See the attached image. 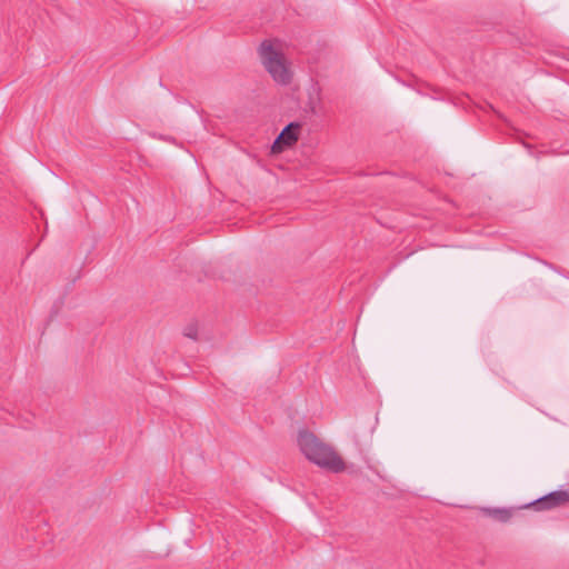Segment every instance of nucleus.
I'll list each match as a JSON object with an SVG mask.
<instances>
[{
	"mask_svg": "<svg viewBox=\"0 0 569 569\" xmlns=\"http://www.w3.org/2000/svg\"><path fill=\"white\" fill-rule=\"evenodd\" d=\"M297 441L303 456L317 466L336 473L342 472L346 469L342 458L315 433L308 430H300Z\"/></svg>",
	"mask_w": 569,
	"mask_h": 569,
	"instance_id": "f257e3e1",
	"label": "nucleus"
},
{
	"mask_svg": "<svg viewBox=\"0 0 569 569\" xmlns=\"http://www.w3.org/2000/svg\"><path fill=\"white\" fill-rule=\"evenodd\" d=\"M299 130L300 124L298 122L287 124L273 141L271 147L272 153H280L286 148L293 146L298 140Z\"/></svg>",
	"mask_w": 569,
	"mask_h": 569,
	"instance_id": "7ed1b4c3",
	"label": "nucleus"
},
{
	"mask_svg": "<svg viewBox=\"0 0 569 569\" xmlns=\"http://www.w3.org/2000/svg\"><path fill=\"white\" fill-rule=\"evenodd\" d=\"M183 335L184 337L187 338H190L192 340H197L198 339V326L197 323H189L188 326H186L184 330H183Z\"/></svg>",
	"mask_w": 569,
	"mask_h": 569,
	"instance_id": "423d86ee",
	"label": "nucleus"
},
{
	"mask_svg": "<svg viewBox=\"0 0 569 569\" xmlns=\"http://www.w3.org/2000/svg\"><path fill=\"white\" fill-rule=\"evenodd\" d=\"M485 513L500 522H508L512 516V511L506 508H487Z\"/></svg>",
	"mask_w": 569,
	"mask_h": 569,
	"instance_id": "39448f33",
	"label": "nucleus"
},
{
	"mask_svg": "<svg viewBox=\"0 0 569 569\" xmlns=\"http://www.w3.org/2000/svg\"><path fill=\"white\" fill-rule=\"evenodd\" d=\"M569 502L568 490L552 491L531 503L536 510H549L557 507L565 506Z\"/></svg>",
	"mask_w": 569,
	"mask_h": 569,
	"instance_id": "20e7f679",
	"label": "nucleus"
},
{
	"mask_svg": "<svg viewBox=\"0 0 569 569\" xmlns=\"http://www.w3.org/2000/svg\"><path fill=\"white\" fill-rule=\"evenodd\" d=\"M261 62L274 81L287 84L291 80V72L283 54L274 49L271 41L264 40L259 49Z\"/></svg>",
	"mask_w": 569,
	"mask_h": 569,
	"instance_id": "f03ea898",
	"label": "nucleus"
}]
</instances>
